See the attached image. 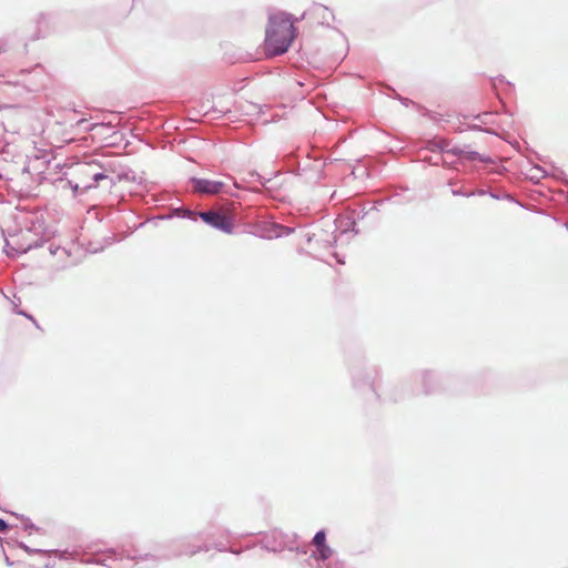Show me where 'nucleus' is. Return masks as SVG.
Listing matches in <instances>:
<instances>
[{"mask_svg":"<svg viewBox=\"0 0 568 568\" xmlns=\"http://www.w3.org/2000/svg\"><path fill=\"white\" fill-rule=\"evenodd\" d=\"M192 183L195 192L209 195L219 194L224 186V183L221 181H212L207 179H193Z\"/></svg>","mask_w":568,"mask_h":568,"instance_id":"nucleus-4","label":"nucleus"},{"mask_svg":"<svg viewBox=\"0 0 568 568\" xmlns=\"http://www.w3.org/2000/svg\"><path fill=\"white\" fill-rule=\"evenodd\" d=\"M326 535L323 530L316 532L313 539V544L316 546V548H321V546L325 545Z\"/></svg>","mask_w":568,"mask_h":568,"instance_id":"nucleus-5","label":"nucleus"},{"mask_svg":"<svg viewBox=\"0 0 568 568\" xmlns=\"http://www.w3.org/2000/svg\"><path fill=\"white\" fill-rule=\"evenodd\" d=\"M321 559L325 560L332 555L331 548L325 544L324 546H321V548H317Z\"/></svg>","mask_w":568,"mask_h":568,"instance_id":"nucleus-6","label":"nucleus"},{"mask_svg":"<svg viewBox=\"0 0 568 568\" xmlns=\"http://www.w3.org/2000/svg\"><path fill=\"white\" fill-rule=\"evenodd\" d=\"M296 38L292 16L285 12L271 14L265 31V52L274 57L285 53Z\"/></svg>","mask_w":568,"mask_h":568,"instance_id":"nucleus-1","label":"nucleus"},{"mask_svg":"<svg viewBox=\"0 0 568 568\" xmlns=\"http://www.w3.org/2000/svg\"><path fill=\"white\" fill-rule=\"evenodd\" d=\"M9 106L8 105H1L0 104V111L4 110V109H8Z\"/></svg>","mask_w":568,"mask_h":568,"instance_id":"nucleus-8","label":"nucleus"},{"mask_svg":"<svg viewBox=\"0 0 568 568\" xmlns=\"http://www.w3.org/2000/svg\"><path fill=\"white\" fill-rule=\"evenodd\" d=\"M200 217L209 225L219 229L225 233L233 230L232 219L223 213L215 211L201 212Z\"/></svg>","mask_w":568,"mask_h":568,"instance_id":"nucleus-3","label":"nucleus"},{"mask_svg":"<svg viewBox=\"0 0 568 568\" xmlns=\"http://www.w3.org/2000/svg\"><path fill=\"white\" fill-rule=\"evenodd\" d=\"M8 528H9L8 524L3 519H0V531L4 532L8 530Z\"/></svg>","mask_w":568,"mask_h":568,"instance_id":"nucleus-7","label":"nucleus"},{"mask_svg":"<svg viewBox=\"0 0 568 568\" xmlns=\"http://www.w3.org/2000/svg\"><path fill=\"white\" fill-rule=\"evenodd\" d=\"M105 179H108V175L99 172L95 165L85 163L74 169L69 183L75 191H87L95 187L101 180Z\"/></svg>","mask_w":568,"mask_h":568,"instance_id":"nucleus-2","label":"nucleus"}]
</instances>
